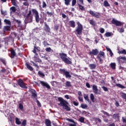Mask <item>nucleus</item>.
Wrapping results in <instances>:
<instances>
[{"instance_id": "f257e3e1", "label": "nucleus", "mask_w": 126, "mask_h": 126, "mask_svg": "<svg viewBox=\"0 0 126 126\" xmlns=\"http://www.w3.org/2000/svg\"><path fill=\"white\" fill-rule=\"evenodd\" d=\"M59 57L61 59L62 61L66 63V64H72V62L71 61V59L67 57V55L65 53H60Z\"/></svg>"}, {"instance_id": "f03ea898", "label": "nucleus", "mask_w": 126, "mask_h": 126, "mask_svg": "<svg viewBox=\"0 0 126 126\" xmlns=\"http://www.w3.org/2000/svg\"><path fill=\"white\" fill-rule=\"evenodd\" d=\"M58 101L60 102V104L61 105L62 107H63V109L66 110V111H70V107L67 106V105H68V102H67L66 100L63 99V98L62 97H59Z\"/></svg>"}, {"instance_id": "7ed1b4c3", "label": "nucleus", "mask_w": 126, "mask_h": 126, "mask_svg": "<svg viewBox=\"0 0 126 126\" xmlns=\"http://www.w3.org/2000/svg\"><path fill=\"white\" fill-rule=\"evenodd\" d=\"M32 11L29 10V13L26 15V18L25 20V23H30L32 22L33 19V16H32Z\"/></svg>"}, {"instance_id": "20e7f679", "label": "nucleus", "mask_w": 126, "mask_h": 126, "mask_svg": "<svg viewBox=\"0 0 126 126\" xmlns=\"http://www.w3.org/2000/svg\"><path fill=\"white\" fill-rule=\"evenodd\" d=\"M77 27L76 29V32L78 35H82V31L83 30V26L80 24L79 22L77 23Z\"/></svg>"}, {"instance_id": "39448f33", "label": "nucleus", "mask_w": 126, "mask_h": 126, "mask_svg": "<svg viewBox=\"0 0 126 126\" xmlns=\"http://www.w3.org/2000/svg\"><path fill=\"white\" fill-rule=\"evenodd\" d=\"M59 70L61 72V73L63 74V75L65 76L66 78H71V75L70 74L69 72L65 70V69L60 68Z\"/></svg>"}, {"instance_id": "423d86ee", "label": "nucleus", "mask_w": 126, "mask_h": 126, "mask_svg": "<svg viewBox=\"0 0 126 126\" xmlns=\"http://www.w3.org/2000/svg\"><path fill=\"white\" fill-rule=\"evenodd\" d=\"M32 11L33 14H35L34 17H35L36 22L37 23H39V22L40 21V17L39 16V12H38V11H37V9H32Z\"/></svg>"}, {"instance_id": "0eeeda50", "label": "nucleus", "mask_w": 126, "mask_h": 126, "mask_svg": "<svg viewBox=\"0 0 126 126\" xmlns=\"http://www.w3.org/2000/svg\"><path fill=\"white\" fill-rule=\"evenodd\" d=\"M111 23L112 24H114V25H116V26H118V27H120L121 26H123V25H124V23H123V22L117 20L115 19H113Z\"/></svg>"}, {"instance_id": "6e6552de", "label": "nucleus", "mask_w": 126, "mask_h": 126, "mask_svg": "<svg viewBox=\"0 0 126 126\" xmlns=\"http://www.w3.org/2000/svg\"><path fill=\"white\" fill-rule=\"evenodd\" d=\"M30 93L32 94L31 98L33 99V100H37V97L38 96L37 92L34 89H31Z\"/></svg>"}, {"instance_id": "1a4fd4ad", "label": "nucleus", "mask_w": 126, "mask_h": 126, "mask_svg": "<svg viewBox=\"0 0 126 126\" xmlns=\"http://www.w3.org/2000/svg\"><path fill=\"white\" fill-rule=\"evenodd\" d=\"M18 84L23 89H27L28 87L25 85V84L23 82V80L19 79L18 81Z\"/></svg>"}, {"instance_id": "9d476101", "label": "nucleus", "mask_w": 126, "mask_h": 126, "mask_svg": "<svg viewBox=\"0 0 126 126\" xmlns=\"http://www.w3.org/2000/svg\"><path fill=\"white\" fill-rule=\"evenodd\" d=\"M119 63L121 64V63H126V57L120 56L117 59Z\"/></svg>"}, {"instance_id": "9b49d317", "label": "nucleus", "mask_w": 126, "mask_h": 126, "mask_svg": "<svg viewBox=\"0 0 126 126\" xmlns=\"http://www.w3.org/2000/svg\"><path fill=\"white\" fill-rule=\"evenodd\" d=\"M89 13L94 17H95V18H99V17H100V13L98 12H96L92 11V10H90L89 11Z\"/></svg>"}, {"instance_id": "f8f14e48", "label": "nucleus", "mask_w": 126, "mask_h": 126, "mask_svg": "<svg viewBox=\"0 0 126 126\" xmlns=\"http://www.w3.org/2000/svg\"><path fill=\"white\" fill-rule=\"evenodd\" d=\"M40 84H41L42 86L46 87V88H47V89H51V86H50L49 84L47 82H44L43 81H40Z\"/></svg>"}, {"instance_id": "ddd939ff", "label": "nucleus", "mask_w": 126, "mask_h": 126, "mask_svg": "<svg viewBox=\"0 0 126 126\" xmlns=\"http://www.w3.org/2000/svg\"><path fill=\"white\" fill-rule=\"evenodd\" d=\"M90 55L93 56H97L99 54V51L97 49H93L92 51L89 52Z\"/></svg>"}, {"instance_id": "4468645a", "label": "nucleus", "mask_w": 126, "mask_h": 126, "mask_svg": "<svg viewBox=\"0 0 126 126\" xmlns=\"http://www.w3.org/2000/svg\"><path fill=\"white\" fill-rule=\"evenodd\" d=\"M7 73H8V71L4 67H2V69L0 70V75H3V74H7Z\"/></svg>"}, {"instance_id": "2eb2a0df", "label": "nucleus", "mask_w": 126, "mask_h": 126, "mask_svg": "<svg viewBox=\"0 0 126 126\" xmlns=\"http://www.w3.org/2000/svg\"><path fill=\"white\" fill-rule=\"evenodd\" d=\"M38 57H39V55L38 54H36L34 55V61L35 63H42V60L41 59H40V58H38Z\"/></svg>"}, {"instance_id": "dca6fc26", "label": "nucleus", "mask_w": 126, "mask_h": 126, "mask_svg": "<svg viewBox=\"0 0 126 126\" xmlns=\"http://www.w3.org/2000/svg\"><path fill=\"white\" fill-rule=\"evenodd\" d=\"M45 31L46 33H51V29H50V27L49 25L47 24V23H45Z\"/></svg>"}, {"instance_id": "f3484780", "label": "nucleus", "mask_w": 126, "mask_h": 126, "mask_svg": "<svg viewBox=\"0 0 126 126\" xmlns=\"http://www.w3.org/2000/svg\"><path fill=\"white\" fill-rule=\"evenodd\" d=\"M10 53H11V59H14V57L16 56V52H15V51L14 49H11L10 50Z\"/></svg>"}, {"instance_id": "a211bd4d", "label": "nucleus", "mask_w": 126, "mask_h": 126, "mask_svg": "<svg viewBox=\"0 0 126 126\" xmlns=\"http://www.w3.org/2000/svg\"><path fill=\"white\" fill-rule=\"evenodd\" d=\"M93 90L94 94H99V93H98V88H97L96 85H93Z\"/></svg>"}, {"instance_id": "6ab92c4d", "label": "nucleus", "mask_w": 126, "mask_h": 126, "mask_svg": "<svg viewBox=\"0 0 126 126\" xmlns=\"http://www.w3.org/2000/svg\"><path fill=\"white\" fill-rule=\"evenodd\" d=\"M39 49H40L39 47H36V46H34L33 50L32 51V52L33 54H35V55L38 54V53H37V52H39L40 51Z\"/></svg>"}, {"instance_id": "aec40b11", "label": "nucleus", "mask_w": 126, "mask_h": 126, "mask_svg": "<svg viewBox=\"0 0 126 126\" xmlns=\"http://www.w3.org/2000/svg\"><path fill=\"white\" fill-rule=\"evenodd\" d=\"M45 124L46 126H52V122L49 119L45 120Z\"/></svg>"}, {"instance_id": "412c9836", "label": "nucleus", "mask_w": 126, "mask_h": 126, "mask_svg": "<svg viewBox=\"0 0 126 126\" xmlns=\"http://www.w3.org/2000/svg\"><path fill=\"white\" fill-rule=\"evenodd\" d=\"M68 24L70 27H72V28H74L75 27V22H74V21H70Z\"/></svg>"}, {"instance_id": "4be33fe9", "label": "nucleus", "mask_w": 126, "mask_h": 126, "mask_svg": "<svg viewBox=\"0 0 126 126\" xmlns=\"http://www.w3.org/2000/svg\"><path fill=\"white\" fill-rule=\"evenodd\" d=\"M90 69H95L96 67H97V65L96 64L92 63L90 64L89 65Z\"/></svg>"}, {"instance_id": "5701e85b", "label": "nucleus", "mask_w": 126, "mask_h": 126, "mask_svg": "<svg viewBox=\"0 0 126 126\" xmlns=\"http://www.w3.org/2000/svg\"><path fill=\"white\" fill-rule=\"evenodd\" d=\"M97 57L99 58H102V57H103V58H105V52L100 51Z\"/></svg>"}, {"instance_id": "b1692460", "label": "nucleus", "mask_w": 126, "mask_h": 126, "mask_svg": "<svg viewBox=\"0 0 126 126\" xmlns=\"http://www.w3.org/2000/svg\"><path fill=\"white\" fill-rule=\"evenodd\" d=\"M10 26H4L3 31L4 32H5V31H10Z\"/></svg>"}, {"instance_id": "393cba45", "label": "nucleus", "mask_w": 126, "mask_h": 126, "mask_svg": "<svg viewBox=\"0 0 126 126\" xmlns=\"http://www.w3.org/2000/svg\"><path fill=\"white\" fill-rule=\"evenodd\" d=\"M10 13H14V12H16V8L14 6H12L10 8Z\"/></svg>"}, {"instance_id": "a878e982", "label": "nucleus", "mask_w": 126, "mask_h": 126, "mask_svg": "<svg viewBox=\"0 0 126 126\" xmlns=\"http://www.w3.org/2000/svg\"><path fill=\"white\" fill-rule=\"evenodd\" d=\"M103 5L104 6H105V7H110V3H109V2H108V1L107 0H104L103 2Z\"/></svg>"}, {"instance_id": "bb28decb", "label": "nucleus", "mask_w": 126, "mask_h": 126, "mask_svg": "<svg viewBox=\"0 0 126 126\" xmlns=\"http://www.w3.org/2000/svg\"><path fill=\"white\" fill-rule=\"evenodd\" d=\"M77 3L79 6V9H80V10H81L82 11H84L85 10V8H84V6H82L81 4H80L79 3Z\"/></svg>"}, {"instance_id": "cd10ccee", "label": "nucleus", "mask_w": 126, "mask_h": 126, "mask_svg": "<svg viewBox=\"0 0 126 126\" xmlns=\"http://www.w3.org/2000/svg\"><path fill=\"white\" fill-rule=\"evenodd\" d=\"M65 86V87H71V82L68 81H66Z\"/></svg>"}, {"instance_id": "c85d7f7f", "label": "nucleus", "mask_w": 126, "mask_h": 126, "mask_svg": "<svg viewBox=\"0 0 126 126\" xmlns=\"http://www.w3.org/2000/svg\"><path fill=\"white\" fill-rule=\"evenodd\" d=\"M26 66H27V68L31 70V71H33V67L31 65H30L28 63H26Z\"/></svg>"}, {"instance_id": "c756f323", "label": "nucleus", "mask_w": 126, "mask_h": 126, "mask_svg": "<svg viewBox=\"0 0 126 126\" xmlns=\"http://www.w3.org/2000/svg\"><path fill=\"white\" fill-rule=\"evenodd\" d=\"M112 118L115 120H119L120 119V116H119V114H114L112 115Z\"/></svg>"}, {"instance_id": "7c9ffc66", "label": "nucleus", "mask_w": 126, "mask_h": 126, "mask_svg": "<svg viewBox=\"0 0 126 126\" xmlns=\"http://www.w3.org/2000/svg\"><path fill=\"white\" fill-rule=\"evenodd\" d=\"M90 99L93 103L95 102V96H94V94H90Z\"/></svg>"}, {"instance_id": "2f4dec72", "label": "nucleus", "mask_w": 126, "mask_h": 126, "mask_svg": "<svg viewBox=\"0 0 126 126\" xmlns=\"http://www.w3.org/2000/svg\"><path fill=\"white\" fill-rule=\"evenodd\" d=\"M117 31L118 32H120V33H124L125 32V29L124 28H117Z\"/></svg>"}, {"instance_id": "473e14b6", "label": "nucleus", "mask_w": 126, "mask_h": 126, "mask_svg": "<svg viewBox=\"0 0 126 126\" xmlns=\"http://www.w3.org/2000/svg\"><path fill=\"white\" fill-rule=\"evenodd\" d=\"M113 35V32H107L104 34V36H105L106 37H111V36Z\"/></svg>"}, {"instance_id": "72a5a7b5", "label": "nucleus", "mask_w": 126, "mask_h": 126, "mask_svg": "<svg viewBox=\"0 0 126 126\" xmlns=\"http://www.w3.org/2000/svg\"><path fill=\"white\" fill-rule=\"evenodd\" d=\"M72 0H64V4H65V5H69V4H70V2Z\"/></svg>"}, {"instance_id": "f704fd0d", "label": "nucleus", "mask_w": 126, "mask_h": 126, "mask_svg": "<svg viewBox=\"0 0 126 126\" xmlns=\"http://www.w3.org/2000/svg\"><path fill=\"white\" fill-rule=\"evenodd\" d=\"M116 85L117 87H119V88H121L122 89H125L126 88V87L121 84H116Z\"/></svg>"}, {"instance_id": "c9c22d12", "label": "nucleus", "mask_w": 126, "mask_h": 126, "mask_svg": "<svg viewBox=\"0 0 126 126\" xmlns=\"http://www.w3.org/2000/svg\"><path fill=\"white\" fill-rule=\"evenodd\" d=\"M15 123L16 125H21V122H20V120H19V119L18 118H15Z\"/></svg>"}, {"instance_id": "e433bc0d", "label": "nucleus", "mask_w": 126, "mask_h": 126, "mask_svg": "<svg viewBox=\"0 0 126 126\" xmlns=\"http://www.w3.org/2000/svg\"><path fill=\"white\" fill-rule=\"evenodd\" d=\"M110 67L112 69H116V63H110Z\"/></svg>"}, {"instance_id": "4c0bfd02", "label": "nucleus", "mask_w": 126, "mask_h": 126, "mask_svg": "<svg viewBox=\"0 0 126 126\" xmlns=\"http://www.w3.org/2000/svg\"><path fill=\"white\" fill-rule=\"evenodd\" d=\"M85 120V118H84V117H81L79 119V121L80 123H82L83 124H84V121Z\"/></svg>"}, {"instance_id": "58836bf2", "label": "nucleus", "mask_w": 126, "mask_h": 126, "mask_svg": "<svg viewBox=\"0 0 126 126\" xmlns=\"http://www.w3.org/2000/svg\"><path fill=\"white\" fill-rule=\"evenodd\" d=\"M45 51L46 52H50L51 53H53V52H54V50H52V48H51V47L46 48L45 49Z\"/></svg>"}, {"instance_id": "ea45409f", "label": "nucleus", "mask_w": 126, "mask_h": 126, "mask_svg": "<svg viewBox=\"0 0 126 126\" xmlns=\"http://www.w3.org/2000/svg\"><path fill=\"white\" fill-rule=\"evenodd\" d=\"M4 22L6 23V24H7L8 25H11V22H10V21L9 20L5 19L4 20Z\"/></svg>"}, {"instance_id": "a19ab883", "label": "nucleus", "mask_w": 126, "mask_h": 126, "mask_svg": "<svg viewBox=\"0 0 126 126\" xmlns=\"http://www.w3.org/2000/svg\"><path fill=\"white\" fill-rule=\"evenodd\" d=\"M16 22L18 24V26H19V27H22V25H21V21L16 20Z\"/></svg>"}, {"instance_id": "79ce46f5", "label": "nucleus", "mask_w": 126, "mask_h": 126, "mask_svg": "<svg viewBox=\"0 0 126 126\" xmlns=\"http://www.w3.org/2000/svg\"><path fill=\"white\" fill-rule=\"evenodd\" d=\"M88 106L86 104H81V108L82 109H86Z\"/></svg>"}, {"instance_id": "37998d69", "label": "nucleus", "mask_w": 126, "mask_h": 126, "mask_svg": "<svg viewBox=\"0 0 126 126\" xmlns=\"http://www.w3.org/2000/svg\"><path fill=\"white\" fill-rule=\"evenodd\" d=\"M101 113H103L104 115H105V116H107V117H110V114L108 113V112L104 111V110L101 111Z\"/></svg>"}, {"instance_id": "c03bdc74", "label": "nucleus", "mask_w": 126, "mask_h": 126, "mask_svg": "<svg viewBox=\"0 0 126 126\" xmlns=\"http://www.w3.org/2000/svg\"><path fill=\"white\" fill-rule=\"evenodd\" d=\"M0 61L3 63V64H6V62L5 61V59L3 58H0Z\"/></svg>"}, {"instance_id": "a18cd8bd", "label": "nucleus", "mask_w": 126, "mask_h": 126, "mask_svg": "<svg viewBox=\"0 0 126 126\" xmlns=\"http://www.w3.org/2000/svg\"><path fill=\"white\" fill-rule=\"evenodd\" d=\"M11 0L12 4H13V5H14V6H17V4L16 3V0Z\"/></svg>"}, {"instance_id": "49530a36", "label": "nucleus", "mask_w": 126, "mask_h": 126, "mask_svg": "<svg viewBox=\"0 0 126 126\" xmlns=\"http://www.w3.org/2000/svg\"><path fill=\"white\" fill-rule=\"evenodd\" d=\"M84 98L85 101H89V98H88V95L86 94H84Z\"/></svg>"}, {"instance_id": "de8ad7c7", "label": "nucleus", "mask_w": 126, "mask_h": 126, "mask_svg": "<svg viewBox=\"0 0 126 126\" xmlns=\"http://www.w3.org/2000/svg\"><path fill=\"white\" fill-rule=\"evenodd\" d=\"M47 7V4L45 1H42V8H46Z\"/></svg>"}, {"instance_id": "09e8293b", "label": "nucleus", "mask_w": 126, "mask_h": 126, "mask_svg": "<svg viewBox=\"0 0 126 126\" xmlns=\"http://www.w3.org/2000/svg\"><path fill=\"white\" fill-rule=\"evenodd\" d=\"M46 14H48V16H52V15H54V13L52 12H49V11H47L46 12Z\"/></svg>"}, {"instance_id": "8fccbe9b", "label": "nucleus", "mask_w": 126, "mask_h": 126, "mask_svg": "<svg viewBox=\"0 0 126 126\" xmlns=\"http://www.w3.org/2000/svg\"><path fill=\"white\" fill-rule=\"evenodd\" d=\"M99 32H100V33H101V34H103L105 32V29H104L103 28H101L99 29Z\"/></svg>"}, {"instance_id": "3c124183", "label": "nucleus", "mask_w": 126, "mask_h": 126, "mask_svg": "<svg viewBox=\"0 0 126 126\" xmlns=\"http://www.w3.org/2000/svg\"><path fill=\"white\" fill-rule=\"evenodd\" d=\"M90 24L91 25H95V21L93 20H90Z\"/></svg>"}, {"instance_id": "603ef678", "label": "nucleus", "mask_w": 126, "mask_h": 126, "mask_svg": "<svg viewBox=\"0 0 126 126\" xmlns=\"http://www.w3.org/2000/svg\"><path fill=\"white\" fill-rule=\"evenodd\" d=\"M35 100H36V103L37 106L39 107H42V105H41V103H40V101H39V100H38L37 98Z\"/></svg>"}, {"instance_id": "864d4df0", "label": "nucleus", "mask_w": 126, "mask_h": 126, "mask_svg": "<svg viewBox=\"0 0 126 126\" xmlns=\"http://www.w3.org/2000/svg\"><path fill=\"white\" fill-rule=\"evenodd\" d=\"M75 4H76V0H72L71 5L72 6H74V5H75Z\"/></svg>"}, {"instance_id": "5fc2aeb1", "label": "nucleus", "mask_w": 126, "mask_h": 126, "mask_svg": "<svg viewBox=\"0 0 126 126\" xmlns=\"http://www.w3.org/2000/svg\"><path fill=\"white\" fill-rule=\"evenodd\" d=\"M23 4L24 5H25L26 6H28L29 5V3H28V1H26L23 3Z\"/></svg>"}, {"instance_id": "6e6d98bb", "label": "nucleus", "mask_w": 126, "mask_h": 126, "mask_svg": "<svg viewBox=\"0 0 126 126\" xmlns=\"http://www.w3.org/2000/svg\"><path fill=\"white\" fill-rule=\"evenodd\" d=\"M121 96L123 99H125V100H126V94L123 93Z\"/></svg>"}, {"instance_id": "4d7b16f0", "label": "nucleus", "mask_w": 126, "mask_h": 126, "mask_svg": "<svg viewBox=\"0 0 126 126\" xmlns=\"http://www.w3.org/2000/svg\"><path fill=\"white\" fill-rule=\"evenodd\" d=\"M27 122V121H26V120H24L22 123V126H26Z\"/></svg>"}, {"instance_id": "13d9d810", "label": "nucleus", "mask_w": 126, "mask_h": 126, "mask_svg": "<svg viewBox=\"0 0 126 126\" xmlns=\"http://www.w3.org/2000/svg\"><path fill=\"white\" fill-rule=\"evenodd\" d=\"M31 63H33V65H34V66H35L36 67H37V68H39V66H38V65L32 61H31Z\"/></svg>"}, {"instance_id": "bf43d9fd", "label": "nucleus", "mask_w": 126, "mask_h": 126, "mask_svg": "<svg viewBox=\"0 0 126 126\" xmlns=\"http://www.w3.org/2000/svg\"><path fill=\"white\" fill-rule=\"evenodd\" d=\"M19 108L20 110H23V105H22L21 103H20L19 104Z\"/></svg>"}, {"instance_id": "052dcab7", "label": "nucleus", "mask_w": 126, "mask_h": 126, "mask_svg": "<svg viewBox=\"0 0 126 126\" xmlns=\"http://www.w3.org/2000/svg\"><path fill=\"white\" fill-rule=\"evenodd\" d=\"M84 0H77V1L78 2H80L81 4H84V2L83 1Z\"/></svg>"}, {"instance_id": "680f3d73", "label": "nucleus", "mask_w": 126, "mask_h": 126, "mask_svg": "<svg viewBox=\"0 0 126 126\" xmlns=\"http://www.w3.org/2000/svg\"><path fill=\"white\" fill-rule=\"evenodd\" d=\"M102 89L104 90V91L107 92V91H108V88H107V87H105V86L102 87Z\"/></svg>"}, {"instance_id": "e2e57ef3", "label": "nucleus", "mask_w": 126, "mask_h": 126, "mask_svg": "<svg viewBox=\"0 0 126 126\" xmlns=\"http://www.w3.org/2000/svg\"><path fill=\"white\" fill-rule=\"evenodd\" d=\"M66 121H68V122H70V123H74V122H75L74 121H73V120H72V119H68V118H67V119H66Z\"/></svg>"}, {"instance_id": "0e129e2a", "label": "nucleus", "mask_w": 126, "mask_h": 126, "mask_svg": "<svg viewBox=\"0 0 126 126\" xmlns=\"http://www.w3.org/2000/svg\"><path fill=\"white\" fill-rule=\"evenodd\" d=\"M73 103L74 106H78V105H79V103L78 102H76L75 101H73Z\"/></svg>"}, {"instance_id": "69168bd1", "label": "nucleus", "mask_w": 126, "mask_h": 126, "mask_svg": "<svg viewBox=\"0 0 126 126\" xmlns=\"http://www.w3.org/2000/svg\"><path fill=\"white\" fill-rule=\"evenodd\" d=\"M43 44L44 46H49V45H50V44H49V43H48V42H47V41H44L43 42Z\"/></svg>"}, {"instance_id": "338daca9", "label": "nucleus", "mask_w": 126, "mask_h": 126, "mask_svg": "<svg viewBox=\"0 0 126 126\" xmlns=\"http://www.w3.org/2000/svg\"><path fill=\"white\" fill-rule=\"evenodd\" d=\"M121 54H123V55H126V50L124 49L123 50L121 51Z\"/></svg>"}, {"instance_id": "774afa93", "label": "nucleus", "mask_w": 126, "mask_h": 126, "mask_svg": "<svg viewBox=\"0 0 126 126\" xmlns=\"http://www.w3.org/2000/svg\"><path fill=\"white\" fill-rule=\"evenodd\" d=\"M122 121L124 123H126V117H122Z\"/></svg>"}]
</instances>
